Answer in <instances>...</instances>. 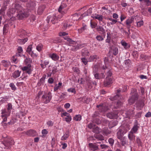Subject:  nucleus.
<instances>
[{
    "label": "nucleus",
    "instance_id": "nucleus-35",
    "mask_svg": "<svg viewBox=\"0 0 151 151\" xmlns=\"http://www.w3.org/2000/svg\"><path fill=\"white\" fill-rule=\"evenodd\" d=\"M45 76H43L41 78L39 81H38L37 85L39 86H40L42 85H43L45 82Z\"/></svg>",
    "mask_w": 151,
    "mask_h": 151
},
{
    "label": "nucleus",
    "instance_id": "nucleus-37",
    "mask_svg": "<svg viewBox=\"0 0 151 151\" xmlns=\"http://www.w3.org/2000/svg\"><path fill=\"white\" fill-rule=\"evenodd\" d=\"M97 23L95 21H93L92 20H91L90 21V26L93 29L95 28L96 27H97Z\"/></svg>",
    "mask_w": 151,
    "mask_h": 151
},
{
    "label": "nucleus",
    "instance_id": "nucleus-32",
    "mask_svg": "<svg viewBox=\"0 0 151 151\" xmlns=\"http://www.w3.org/2000/svg\"><path fill=\"white\" fill-rule=\"evenodd\" d=\"M93 18L97 19L99 21V22L100 23V22L102 21L103 19V16L102 15L96 14L94 16Z\"/></svg>",
    "mask_w": 151,
    "mask_h": 151
},
{
    "label": "nucleus",
    "instance_id": "nucleus-64",
    "mask_svg": "<svg viewBox=\"0 0 151 151\" xmlns=\"http://www.w3.org/2000/svg\"><path fill=\"white\" fill-rule=\"evenodd\" d=\"M71 119V117L70 115L68 116V117H65V121L67 122H70Z\"/></svg>",
    "mask_w": 151,
    "mask_h": 151
},
{
    "label": "nucleus",
    "instance_id": "nucleus-2",
    "mask_svg": "<svg viewBox=\"0 0 151 151\" xmlns=\"http://www.w3.org/2000/svg\"><path fill=\"white\" fill-rule=\"evenodd\" d=\"M131 94V96L128 100L129 103L130 105L134 104L139 98V95L136 90L135 89L132 90Z\"/></svg>",
    "mask_w": 151,
    "mask_h": 151
},
{
    "label": "nucleus",
    "instance_id": "nucleus-11",
    "mask_svg": "<svg viewBox=\"0 0 151 151\" xmlns=\"http://www.w3.org/2000/svg\"><path fill=\"white\" fill-rule=\"evenodd\" d=\"M57 19L58 18L54 15L52 16H49L47 17V21L48 23H49V21H50L53 24L57 22Z\"/></svg>",
    "mask_w": 151,
    "mask_h": 151
},
{
    "label": "nucleus",
    "instance_id": "nucleus-4",
    "mask_svg": "<svg viewBox=\"0 0 151 151\" xmlns=\"http://www.w3.org/2000/svg\"><path fill=\"white\" fill-rule=\"evenodd\" d=\"M78 33H81L83 32L84 33V34L87 35V37H91V36L92 35L91 33H89L88 30L87 29V27L86 25H83V27L78 30Z\"/></svg>",
    "mask_w": 151,
    "mask_h": 151
},
{
    "label": "nucleus",
    "instance_id": "nucleus-9",
    "mask_svg": "<svg viewBox=\"0 0 151 151\" xmlns=\"http://www.w3.org/2000/svg\"><path fill=\"white\" fill-rule=\"evenodd\" d=\"M140 125L137 120H135L134 126L130 131L135 133H137V131Z\"/></svg>",
    "mask_w": 151,
    "mask_h": 151
},
{
    "label": "nucleus",
    "instance_id": "nucleus-57",
    "mask_svg": "<svg viewBox=\"0 0 151 151\" xmlns=\"http://www.w3.org/2000/svg\"><path fill=\"white\" fill-rule=\"evenodd\" d=\"M46 124L49 127H52L53 126L54 122L51 120H49L47 122Z\"/></svg>",
    "mask_w": 151,
    "mask_h": 151
},
{
    "label": "nucleus",
    "instance_id": "nucleus-53",
    "mask_svg": "<svg viewBox=\"0 0 151 151\" xmlns=\"http://www.w3.org/2000/svg\"><path fill=\"white\" fill-rule=\"evenodd\" d=\"M57 72V67L56 66H54L52 68V72H51L53 74H55Z\"/></svg>",
    "mask_w": 151,
    "mask_h": 151
},
{
    "label": "nucleus",
    "instance_id": "nucleus-12",
    "mask_svg": "<svg viewBox=\"0 0 151 151\" xmlns=\"http://www.w3.org/2000/svg\"><path fill=\"white\" fill-rule=\"evenodd\" d=\"M118 112L117 111H115L114 112H111L108 113L106 116L108 117L110 119H112L116 118L117 117Z\"/></svg>",
    "mask_w": 151,
    "mask_h": 151
},
{
    "label": "nucleus",
    "instance_id": "nucleus-29",
    "mask_svg": "<svg viewBox=\"0 0 151 151\" xmlns=\"http://www.w3.org/2000/svg\"><path fill=\"white\" fill-rule=\"evenodd\" d=\"M69 136V132L68 131H66L64 133L63 136L61 137V139L62 140H65Z\"/></svg>",
    "mask_w": 151,
    "mask_h": 151
},
{
    "label": "nucleus",
    "instance_id": "nucleus-15",
    "mask_svg": "<svg viewBox=\"0 0 151 151\" xmlns=\"http://www.w3.org/2000/svg\"><path fill=\"white\" fill-rule=\"evenodd\" d=\"M49 56L51 58L52 60L55 61H57L59 58V56L55 53H50L49 55Z\"/></svg>",
    "mask_w": 151,
    "mask_h": 151
},
{
    "label": "nucleus",
    "instance_id": "nucleus-42",
    "mask_svg": "<svg viewBox=\"0 0 151 151\" xmlns=\"http://www.w3.org/2000/svg\"><path fill=\"white\" fill-rule=\"evenodd\" d=\"M92 132L96 134H99L100 132V129L98 127H95L93 128Z\"/></svg>",
    "mask_w": 151,
    "mask_h": 151
},
{
    "label": "nucleus",
    "instance_id": "nucleus-45",
    "mask_svg": "<svg viewBox=\"0 0 151 151\" xmlns=\"http://www.w3.org/2000/svg\"><path fill=\"white\" fill-rule=\"evenodd\" d=\"M6 5L5 7H2L0 10V15H4L5 14V11L6 8Z\"/></svg>",
    "mask_w": 151,
    "mask_h": 151
},
{
    "label": "nucleus",
    "instance_id": "nucleus-52",
    "mask_svg": "<svg viewBox=\"0 0 151 151\" xmlns=\"http://www.w3.org/2000/svg\"><path fill=\"white\" fill-rule=\"evenodd\" d=\"M120 139L121 140V144L122 145L124 146L128 144V142L124 139L122 138V139Z\"/></svg>",
    "mask_w": 151,
    "mask_h": 151
},
{
    "label": "nucleus",
    "instance_id": "nucleus-21",
    "mask_svg": "<svg viewBox=\"0 0 151 151\" xmlns=\"http://www.w3.org/2000/svg\"><path fill=\"white\" fill-rule=\"evenodd\" d=\"M18 35L20 37L24 38L27 33L25 30L22 29H20L18 32Z\"/></svg>",
    "mask_w": 151,
    "mask_h": 151
},
{
    "label": "nucleus",
    "instance_id": "nucleus-59",
    "mask_svg": "<svg viewBox=\"0 0 151 151\" xmlns=\"http://www.w3.org/2000/svg\"><path fill=\"white\" fill-rule=\"evenodd\" d=\"M108 142L112 146L114 145V140L112 138H110L109 139Z\"/></svg>",
    "mask_w": 151,
    "mask_h": 151
},
{
    "label": "nucleus",
    "instance_id": "nucleus-46",
    "mask_svg": "<svg viewBox=\"0 0 151 151\" xmlns=\"http://www.w3.org/2000/svg\"><path fill=\"white\" fill-rule=\"evenodd\" d=\"M137 26L138 27H140L143 24V20H141L140 21H137L136 22Z\"/></svg>",
    "mask_w": 151,
    "mask_h": 151
},
{
    "label": "nucleus",
    "instance_id": "nucleus-47",
    "mask_svg": "<svg viewBox=\"0 0 151 151\" xmlns=\"http://www.w3.org/2000/svg\"><path fill=\"white\" fill-rule=\"evenodd\" d=\"M99 66L97 65H94L93 68V74L96 73H97V72L98 70Z\"/></svg>",
    "mask_w": 151,
    "mask_h": 151
},
{
    "label": "nucleus",
    "instance_id": "nucleus-1",
    "mask_svg": "<svg viewBox=\"0 0 151 151\" xmlns=\"http://www.w3.org/2000/svg\"><path fill=\"white\" fill-rule=\"evenodd\" d=\"M12 105L11 103H9L7 105V109H4L1 110V117L3 119L2 122L6 121L7 117L9 116L11 113V110L12 109Z\"/></svg>",
    "mask_w": 151,
    "mask_h": 151
},
{
    "label": "nucleus",
    "instance_id": "nucleus-30",
    "mask_svg": "<svg viewBox=\"0 0 151 151\" xmlns=\"http://www.w3.org/2000/svg\"><path fill=\"white\" fill-rule=\"evenodd\" d=\"M126 114L129 117H133L134 115V112L133 110H129L126 112Z\"/></svg>",
    "mask_w": 151,
    "mask_h": 151
},
{
    "label": "nucleus",
    "instance_id": "nucleus-33",
    "mask_svg": "<svg viewBox=\"0 0 151 151\" xmlns=\"http://www.w3.org/2000/svg\"><path fill=\"white\" fill-rule=\"evenodd\" d=\"M28 40L27 38H24V39H18L17 40V42L20 44H24Z\"/></svg>",
    "mask_w": 151,
    "mask_h": 151
},
{
    "label": "nucleus",
    "instance_id": "nucleus-8",
    "mask_svg": "<svg viewBox=\"0 0 151 151\" xmlns=\"http://www.w3.org/2000/svg\"><path fill=\"white\" fill-rule=\"evenodd\" d=\"M88 145L90 150L96 151L99 150V146L96 143H89Z\"/></svg>",
    "mask_w": 151,
    "mask_h": 151
},
{
    "label": "nucleus",
    "instance_id": "nucleus-7",
    "mask_svg": "<svg viewBox=\"0 0 151 151\" xmlns=\"http://www.w3.org/2000/svg\"><path fill=\"white\" fill-rule=\"evenodd\" d=\"M21 69L23 71H25L29 74H30L33 70V68L32 67L31 65L29 64L27 66L22 67Z\"/></svg>",
    "mask_w": 151,
    "mask_h": 151
},
{
    "label": "nucleus",
    "instance_id": "nucleus-10",
    "mask_svg": "<svg viewBox=\"0 0 151 151\" xmlns=\"http://www.w3.org/2000/svg\"><path fill=\"white\" fill-rule=\"evenodd\" d=\"M134 18L133 17H129L125 21L127 28L128 29V32L130 30L129 29L131 27V24L134 22Z\"/></svg>",
    "mask_w": 151,
    "mask_h": 151
},
{
    "label": "nucleus",
    "instance_id": "nucleus-28",
    "mask_svg": "<svg viewBox=\"0 0 151 151\" xmlns=\"http://www.w3.org/2000/svg\"><path fill=\"white\" fill-rule=\"evenodd\" d=\"M116 91H117V93L116 94V95L114 97H111L109 99L111 100L112 101H113L114 100L118 99L119 96V93L120 92L121 90L120 89H118Z\"/></svg>",
    "mask_w": 151,
    "mask_h": 151
},
{
    "label": "nucleus",
    "instance_id": "nucleus-41",
    "mask_svg": "<svg viewBox=\"0 0 151 151\" xmlns=\"http://www.w3.org/2000/svg\"><path fill=\"white\" fill-rule=\"evenodd\" d=\"M111 35L109 32L107 33V39L106 40V42L108 43H110L111 41Z\"/></svg>",
    "mask_w": 151,
    "mask_h": 151
},
{
    "label": "nucleus",
    "instance_id": "nucleus-25",
    "mask_svg": "<svg viewBox=\"0 0 151 151\" xmlns=\"http://www.w3.org/2000/svg\"><path fill=\"white\" fill-rule=\"evenodd\" d=\"M89 55V53L88 50L86 48H84L81 51V55L83 56H88Z\"/></svg>",
    "mask_w": 151,
    "mask_h": 151
},
{
    "label": "nucleus",
    "instance_id": "nucleus-62",
    "mask_svg": "<svg viewBox=\"0 0 151 151\" xmlns=\"http://www.w3.org/2000/svg\"><path fill=\"white\" fill-rule=\"evenodd\" d=\"M93 122L96 123L97 124H100L101 123V121L98 119H94L93 120Z\"/></svg>",
    "mask_w": 151,
    "mask_h": 151
},
{
    "label": "nucleus",
    "instance_id": "nucleus-24",
    "mask_svg": "<svg viewBox=\"0 0 151 151\" xmlns=\"http://www.w3.org/2000/svg\"><path fill=\"white\" fill-rule=\"evenodd\" d=\"M99 59V57L96 55H91L88 59L89 62H92Z\"/></svg>",
    "mask_w": 151,
    "mask_h": 151
},
{
    "label": "nucleus",
    "instance_id": "nucleus-61",
    "mask_svg": "<svg viewBox=\"0 0 151 151\" xmlns=\"http://www.w3.org/2000/svg\"><path fill=\"white\" fill-rule=\"evenodd\" d=\"M120 18L121 22H122L126 18V16L124 14H121Z\"/></svg>",
    "mask_w": 151,
    "mask_h": 151
},
{
    "label": "nucleus",
    "instance_id": "nucleus-18",
    "mask_svg": "<svg viewBox=\"0 0 151 151\" xmlns=\"http://www.w3.org/2000/svg\"><path fill=\"white\" fill-rule=\"evenodd\" d=\"M104 121H105L106 122L108 123L109 127V128H112L113 127L116 125L118 124L117 121L116 120V121H112L109 122V121H107L106 120H104Z\"/></svg>",
    "mask_w": 151,
    "mask_h": 151
},
{
    "label": "nucleus",
    "instance_id": "nucleus-6",
    "mask_svg": "<svg viewBox=\"0 0 151 151\" xmlns=\"http://www.w3.org/2000/svg\"><path fill=\"white\" fill-rule=\"evenodd\" d=\"M96 107L99 111L101 113H104L107 111L108 109L107 105L105 103L97 105Z\"/></svg>",
    "mask_w": 151,
    "mask_h": 151
},
{
    "label": "nucleus",
    "instance_id": "nucleus-38",
    "mask_svg": "<svg viewBox=\"0 0 151 151\" xmlns=\"http://www.w3.org/2000/svg\"><path fill=\"white\" fill-rule=\"evenodd\" d=\"M121 43L122 45L124 47V48L126 49H127L129 48V45L124 41H122L121 42Z\"/></svg>",
    "mask_w": 151,
    "mask_h": 151
},
{
    "label": "nucleus",
    "instance_id": "nucleus-54",
    "mask_svg": "<svg viewBox=\"0 0 151 151\" xmlns=\"http://www.w3.org/2000/svg\"><path fill=\"white\" fill-rule=\"evenodd\" d=\"M60 115L62 117L64 116L68 117V116H70V114L66 112L61 113L60 114Z\"/></svg>",
    "mask_w": 151,
    "mask_h": 151
},
{
    "label": "nucleus",
    "instance_id": "nucleus-14",
    "mask_svg": "<svg viewBox=\"0 0 151 151\" xmlns=\"http://www.w3.org/2000/svg\"><path fill=\"white\" fill-rule=\"evenodd\" d=\"M40 62L41 63L40 65L42 69H44L49 64V61L48 60H40Z\"/></svg>",
    "mask_w": 151,
    "mask_h": 151
},
{
    "label": "nucleus",
    "instance_id": "nucleus-23",
    "mask_svg": "<svg viewBox=\"0 0 151 151\" xmlns=\"http://www.w3.org/2000/svg\"><path fill=\"white\" fill-rule=\"evenodd\" d=\"M96 29L97 31L100 34H103L105 33V29H104V28L101 26H97Z\"/></svg>",
    "mask_w": 151,
    "mask_h": 151
},
{
    "label": "nucleus",
    "instance_id": "nucleus-40",
    "mask_svg": "<svg viewBox=\"0 0 151 151\" xmlns=\"http://www.w3.org/2000/svg\"><path fill=\"white\" fill-rule=\"evenodd\" d=\"M67 6L66 4L64 3H62L58 9L59 12H61L63 9Z\"/></svg>",
    "mask_w": 151,
    "mask_h": 151
},
{
    "label": "nucleus",
    "instance_id": "nucleus-55",
    "mask_svg": "<svg viewBox=\"0 0 151 151\" xmlns=\"http://www.w3.org/2000/svg\"><path fill=\"white\" fill-rule=\"evenodd\" d=\"M96 38L98 41H103L104 40V38L100 35H97L96 37Z\"/></svg>",
    "mask_w": 151,
    "mask_h": 151
},
{
    "label": "nucleus",
    "instance_id": "nucleus-19",
    "mask_svg": "<svg viewBox=\"0 0 151 151\" xmlns=\"http://www.w3.org/2000/svg\"><path fill=\"white\" fill-rule=\"evenodd\" d=\"M95 78L98 79H101L104 78L105 77V75L104 73H96L94 74Z\"/></svg>",
    "mask_w": 151,
    "mask_h": 151
},
{
    "label": "nucleus",
    "instance_id": "nucleus-63",
    "mask_svg": "<svg viewBox=\"0 0 151 151\" xmlns=\"http://www.w3.org/2000/svg\"><path fill=\"white\" fill-rule=\"evenodd\" d=\"M29 54L33 58H36L37 56V55L36 54L34 53L32 51Z\"/></svg>",
    "mask_w": 151,
    "mask_h": 151
},
{
    "label": "nucleus",
    "instance_id": "nucleus-5",
    "mask_svg": "<svg viewBox=\"0 0 151 151\" xmlns=\"http://www.w3.org/2000/svg\"><path fill=\"white\" fill-rule=\"evenodd\" d=\"M52 98L51 93L50 92H48L47 93H45L42 96V100L44 103L47 104L51 100Z\"/></svg>",
    "mask_w": 151,
    "mask_h": 151
},
{
    "label": "nucleus",
    "instance_id": "nucleus-27",
    "mask_svg": "<svg viewBox=\"0 0 151 151\" xmlns=\"http://www.w3.org/2000/svg\"><path fill=\"white\" fill-rule=\"evenodd\" d=\"M21 73V71L19 70H15L12 73V76L14 78H18L20 76Z\"/></svg>",
    "mask_w": 151,
    "mask_h": 151
},
{
    "label": "nucleus",
    "instance_id": "nucleus-31",
    "mask_svg": "<svg viewBox=\"0 0 151 151\" xmlns=\"http://www.w3.org/2000/svg\"><path fill=\"white\" fill-rule=\"evenodd\" d=\"M94 137L97 139L99 140H103L104 139V137L100 134H95L94 135Z\"/></svg>",
    "mask_w": 151,
    "mask_h": 151
},
{
    "label": "nucleus",
    "instance_id": "nucleus-51",
    "mask_svg": "<svg viewBox=\"0 0 151 151\" xmlns=\"http://www.w3.org/2000/svg\"><path fill=\"white\" fill-rule=\"evenodd\" d=\"M67 91L69 92L73 93L74 94H76V89L74 88H70L69 89H68L67 90Z\"/></svg>",
    "mask_w": 151,
    "mask_h": 151
},
{
    "label": "nucleus",
    "instance_id": "nucleus-22",
    "mask_svg": "<svg viewBox=\"0 0 151 151\" xmlns=\"http://www.w3.org/2000/svg\"><path fill=\"white\" fill-rule=\"evenodd\" d=\"M45 8V5H40L38 8L37 13L39 15L41 14L43 12Z\"/></svg>",
    "mask_w": 151,
    "mask_h": 151
},
{
    "label": "nucleus",
    "instance_id": "nucleus-16",
    "mask_svg": "<svg viewBox=\"0 0 151 151\" xmlns=\"http://www.w3.org/2000/svg\"><path fill=\"white\" fill-rule=\"evenodd\" d=\"M110 52L112 53L115 56L118 53V49L117 47L115 46H112L111 47Z\"/></svg>",
    "mask_w": 151,
    "mask_h": 151
},
{
    "label": "nucleus",
    "instance_id": "nucleus-39",
    "mask_svg": "<svg viewBox=\"0 0 151 151\" xmlns=\"http://www.w3.org/2000/svg\"><path fill=\"white\" fill-rule=\"evenodd\" d=\"M43 48V45L41 43L38 44L36 47V50L39 52L42 51Z\"/></svg>",
    "mask_w": 151,
    "mask_h": 151
},
{
    "label": "nucleus",
    "instance_id": "nucleus-58",
    "mask_svg": "<svg viewBox=\"0 0 151 151\" xmlns=\"http://www.w3.org/2000/svg\"><path fill=\"white\" fill-rule=\"evenodd\" d=\"M9 86L11 87L12 89L13 90H15L16 89V87L14 83H11L9 84Z\"/></svg>",
    "mask_w": 151,
    "mask_h": 151
},
{
    "label": "nucleus",
    "instance_id": "nucleus-48",
    "mask_svg": "<svg viewBox=\"0 0 151 151\" xmlns=\"http://www.w3.org/2000/svg\"><path fill=\"white\" fill-rule=\"evenodd\" d=\"M11 60L15 64L17 63L18 61L16 56H15L14 55L11 58Z\"/></svg>",
    "mask_w": 151,
    "mask_h": 151
},
{
    "label": "nucleus",
    "instance_id": "nucleus-36",
    "mask_svg": "<svg viewBox=\"0 0 151 151\" xmlns=\"http://www.w3.org/2000/svg\"><path fill=\"white\" fill-rule=\"evenodd\" d=\"M9 29V25L8 24L4 25L3 29V34L4 35H5L8 32Z\"/></svg>",
    "mask_w": 151,
    "mask_h": 151
},
{
    "label": "nucleus",
    "instance_id": "nucleus-20",
    "mask_svg": "<svg viewBox=\"0 0 151 151\" xmlns=\"http://www.w3.org/2000/svg\"><path fill=\"white\" fill-rule=\"evenodd\" d=\"M125 133L123 130L119 129L117 133V138L119 139H122V137Z\"/></svg>",
    "mask_w": 151,
    "mask_h": 151
},
{
    "label": "nucleus",
    "instance_id": "nucleus-26",
    "mask_svg": "<svg viewBox=\"0 0 151 151\" xmlns=\"http://www.w3.org/2000/svg\"><path fill=\"white\" fill-rule=\"evenodd\" d=\"M134 133L130 131L128 134V138L131 141H132L133 140H134L135 139V136L134 134Z\"/></svg>",
    "mask_w": 151,
    "mask_h": 151
},
{
    "label": "nucleus",
    "instance_id": "nucleus-17",
    "mask_svg": "<svg viewBox=\"0 0 151 151\" xmlns=\"http://www.w3.org/2000/svg\"><path fill=\"white\" fill-rule=\"evenodd\" d=\"M26 134L29 136H35L37 135L36 132L32 129L29 130L26 132Z\"/></svg>",
    "mask_w": 151,
    "mask_h": 151
},
{
    "label": "nucleus",
    "instance_id": "nucleus-34",
    "mask_svg": "<svg viewBox=\"0 0 151 151\" xmlns=\"http://www.w3.org/2000/svg\"><path fill=\"white\" fill-rule=\"evenodd\" d=\"M1 63L3 65L6 67H7L10 65V63L9 61L5 60H2Z\"/></svg>",
    "mask_w": 151,
    "mask_h": 151
},
{
    "label": "nucleus",
    "instance_id": "nucleus-49",
    "mask_svg": "<svg viewBox=\"0 0 151 151\" xmlns=\"http://www.w3.org/2000/svg\"><path fill=\"white\" fill-rule=\"evenodd\" d=\"M108 59L107 58L105 57L104 59V63L105 64V66H103L102 67V68L104 69H106L107 68V67L106 65L108 64Z\"/></svg>",
    "mask_w": 151,
    "mask_h": 151
},
{
    "label": "nucleus",
    "instance_id": "nucleus-56",
    "mask_svg": "<svg viewBox=\"0 0 151 151\" xmlns=\"http://www.w3.org/2000/svg\"><path fill=\"white\" fill-rule=\"evenodd\" d=\"M122 103L120 101H118L117 102V103L116 104V106H115V108H119L121 106H122Z\"/></svg>",
    "mask_w": 151,
    "mask_h": 151
},
{
    "label": "nucleus",
    "instance_id": "nucleus-50",
    "mask_svg": "<svg viewBox=\"0 0 151 151\" xmlns=\"http://www.w3.org/2000/svg\"><path fill=\"white\" fill-rule=\"evenodd\" d=\"M32 45H30L28 46L27 48L26 51L28 54L32 51Z\"/></svg>",
    "mask_w": 151,
    "mask_h": 151
},
{
    "label": "nucleus",
    "instance_id": "nucleus-13",
    "mask_svg": "<svg viewBox=\"0 0 151 151\" xmlns=\"http://www.w3.org/2000/svg\"><path fill=\"white\" fill-rule=\"evenodd\" d=\"M113 83V78H106L104 81V85L105 86H107Z\"/></svg>",
    "mask_w": 151,
    "mask_h": 151
},
{
    "label": "nucleus",
    "instance_id": "nucleus-43",
    "mask_svg": "<svg viewBox=\"0 0 151 151\" xmlns=\"http://www.w3.org/2000/svg\"><path fill=\"white\" fill-rule=\"evenodd\" d=\"M73 119L76 121H80L81 119V116L80 114L77 115L74 117Z\"/></svg>",
    "mask_w": 151,
    "mask_h": 151
},
{
    "label": "nucleus",
    "instance_id": "nucleus-44",
    "mask_svg": "<svg viewBox=\"0 0 151 151\" xmlns=\"http://www.w3.org/2000/svg\"><path fill=\"white\" fill-rule=\"evenodd\" d=\"M112 72L110 70H109V71L106 73V77L107 78H113Z\"/></svg>",
    "mask_w": 151,
    "mask_h": 151
},
{
    "label": "nucleus",
    "instance_id": "nucleus-60",
    "mask_svg": "<svg viewBox=\"0 0 151 151\" xmlns=\"http://www.w3.org/2000/svg\"><path fill=\"white\" fill-rule=\"evenodd\" d=\"M82 62L85 65H86L87 64L88 61L87 60V59L85 58H81Z\"/></svg>",
    "mask_w": 151,
    "mask_h": 151
},
{
    "label": "nucleus",
    "instance_id": "nucleus-3",
    "mask_svg": "<svg viewBox=\"0 0 151 151\" xmlns=\"http://www.w3.org/2000/svg\"><path fill=\"white\" fill-rule=\"evenodd\" d=\"M63 38L67 41L69 45L73 47L72 49V50L73 51H76L80 49L78 45H76L77 44L76 42L69 38L68 37H64Z\"/></svg>",
    "mask_w": 151,
    "mask_h": 151
}]
</instances>
